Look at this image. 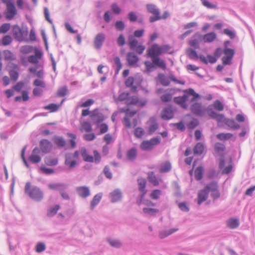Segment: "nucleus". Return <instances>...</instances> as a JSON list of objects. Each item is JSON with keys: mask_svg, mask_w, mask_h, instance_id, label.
I'll list each match as a JSON object with an SVG mask.
<instances>
[{"mask_svg": "<svg viewBox=\"0 0 255 255\" xmlns=\"http://www.w3.org/2000/svg\"><path fill=\"white\" fill-rule=\"evenodd\" d=\"M208 114L211 118L216 120L218 122L224 123L227 126L233 129H237L240 128V126L234 120L226 119L223 114H218L212 110H209Z\"/></svg>", "mask_w": 255, "mask_h": 255, "instance_id": "obj_1", "label": "nucleus"}, {"mask_svg": "<svg viewBox=\"0 0 255 255\" xmlns=\"http://www.w3.org/2000/svg\"><path fill=\"white\" fill-rule=\"evenodd\" d=\"M184 92L185 94L182 96L176 97L174 98V102L184 109H186L187 107L186 102L188 99V95L193 96L191 100V102L194 101L200 97V95L196 93L192 88L185 90Z\"/></svg>", "mask_w": 255, "mask_h": 255, "instance_id": "obj_2", "label": "nucleus"}, {"mask_svg": "<svg viewBox=\"0 0 255 255\" xmlns=\"http://www.w3.org/2000/svg\"><path fill=\"white\" fill-rule=\"evenodd\" d=\"M31 186L30 182H28L26 183L25 186V192L30 198L36 201H40L43 198V193L40 189L36 186Z\"/></svg>", "mask_w": 255, "mask_h": 255, "instance_id": "obj_3", "label": "nucleus"}, {"mask_svg": "<svg viewBox=\"0 0 255 255\" xmlns=\"http://www.w3.org/2000/svg\"><path fill=\"white\" fill-rule=\"evenodd\" d=\"M146 8L148 12L153 14L150 16L149 21L154 22L157 20L160 19V11L156 6L152 4H147Z\"/></svg>", "mask_w": 255, "mask_h": 255, "instance_id": "obj_4", "label": "nucleus"}, {"mask_svg": "<svg viewBox=\"0 0 255 255\" xmlns=\"http://www.w3.org/2000/svg\"><path fill=\"white\" fill-rule=\"evenodd\" d=\"M224 56L222 57V60L224 65H230L235 54V51L233 49L225 48L223 50Z\"/></svg>", "mask_w": 255, "mask_h": 255, "instance_id": "obj_5", "label": "nucleus"}, {"mask_svg": "<svg viewBox=\"0 0 255 255\" xmlns=\"http://www.w3.org/2000/svg\"><path fill=\"white\" fill-rule=\"evenodd\" d=\"M12 33L17 40L21 41L23 40L24 35H26L27 32L24 31L18 25H14L12 27Z\"/></svg>", "mask_w": 255, "mask_h": 255, "instance_id": "obj_6", "label": "nucleus"}, {"mask_svg": "<svg viewBox=\"0 0 255 255\" xmlns=\"http://www.w3.org/2000/svg\"><path fill=\"white\" fill-rule=\"evenodd\" d=\"M147 56L153 58L159 57L161 55L159 46L157 44H153L147 50Z\"/></svg>", "mask_w": 255, "mask_h": 255, "instance_id": "obj_7", "label": "nucleus"}, {"mask_svg": "<svg viewBox=\"0 0 255 255\" xmlns=\"http://www.w3.org/2000/svg\"><path fill=\"white\" fill-rule=\"evenodd\" d=\"M186 54L188 55V57L190 59H197L199 58L200 60L204 63L206 64H207L208 63V60L204 55H200L198 56L196 52L192 48H188L186 50Z\"/></svg>", "mask_w": 255, "mask_h": 255, "instance_id": "obj_8", "label": "nucleus"}, {"mask_svg": "<svg viewBox=\"0 0 255 255\" xmlns=\"http://www.w3.org/2000/svg\"><path fill=\"white\" fill-rule=\"evenodd\" d=\"M109 198L112 203H116L120 201L123 198V194L120 189H116L109 194Z\"/></svg>", "mask_w": 255, "mask_h": 255, "instance_id": "obj_9", "label": "nucleus"}, {"mask_svg": "<svg viewBox=\"0 0 255 255\" xmlns=\"http://www.w3.org/2000/svg\"><path fill=\"white\" fill-rule=\"evenodd\" d=\"M127 60L128 65L133 67L138 66L139 58L134 52H128L127 54Z\"/></svg>", "mask_w": 255, "mask_h": 255, "instance_id": "obj_10", "label": "nucleus"}, {"mask_svg": "<svg viewBox=\"0 0 255 255\" xmlns=\"http://www.w3.org/2000/svg\"><path fill=\"white\" fill-rule=\"evenodd\" d=\"M105 35L101 32L97 34L94 40V47L96 49H100L105 40Z\"/></svg>", "mask_w": 255, "mask_h": 255, "instance_id": "obj_11", "label": "nucleus"}, {"mask_svg": "<svg viewBox=\"0 0 255 255\" xmlns=\"http://www.w3.org/2000/svg\"><path fill=\"white\" fill-rule=\"evenodd\" d=\"M90 118L91 120L96 124L101 123L104 120L103 114L99 113L98 109H95L92 112Z\"/></svg>", "mask_w": 255, "mask_h": 255, "instance_id": "obj_12", "label": "nucleus"}, {"mask_svg": "<svg viewBox=\"0 0 255 255\" xmlns=\"http://www.w3.org/2000/svg\"><path fill=\"white\" fill-rule=\"evenodd\" d=\"M39 146L43 153H47L51 151L52 145L48 140L43 139L39 142Z\"/></svg>", "mask_w": 255, "mask_h": 255, "instance_id": "obj_13", "label": "nucleus"}, {"mask_svg": "<svg viewBox=\"0 0 255 255\" xmlns=\"http://www.w3.org/2000/svg\"><path fill=\"white\" fill-rule=\"evenodd\" d=\"M165 93L160 97V100L163 102H168L171 101L172 96L175 93L174 89H167L165 90Z\"/></svg>", "mask_w": 255, "mask_h": 255, "instance_id": "obj_14", "label": "nucleus"}, {"mask_svg": "<svg viewBox=\"0 0 255 255\" xmlns=\"http://www.w3.org/2000/svg\"><path fill=\"white\" fill-rule=\"evenodd\" d=\"M76 191L78 195L83 198H86L90 195V190L87 186L77 187Z\"/></svg>", "mask_w": 255, "mask_h": 255, "instance_id": "obj_15", "label": "nucleus"}, {"mask_svg": "<svg viewBox=\"0 0 255 255\" xmlns=\"http://www.w3.org/2000/svg\"><path fill=\"white\" fill-rule=\"evenodd\" d=\"M17 14V10L14 5L7 7L5 12V18L8 20L12 19Z\"/></svg>", "mask_w": 255, "mask_h": 255, "instance_id": "obj_16", "label": "nucleus"}, {"mask_svg": "<svg viewBox=\"0 0 255 255\" xmlns=\"http://www.w3.org/2000/svg\"><path fill=\"white\" fill-rule=\"evenodd\" d=\"M223 50L221 48H217L214 52V56H213L211 55H208L207 58H208V62L210 63H215L217 61V58L220 57L222 53Z\"/></svg>", "mask_w": 255, "mask_h": 255, "instance_id": "obj_17", "label": "nucleus"}, {"mask_svg": "<svg viewBox=\"0 0 255 255\" xmlns=\"http://www.w3.org/2000/svg\"><path fill=\"white\" fill-rule=\"evenodd\" d=\"M191 112L195 115L199 116H202L204 114V111L202 109L201 104L200 103H195L191 106Z\"/></svg>", "mask_w": 255, "mask_h": 255, "instance_id": "obj_18", "label": "nucleus"}, {"mask_svg": "<svg viewBox=\"0 0 255 255\" xmlns=\"http://www.w3.org/2000/svg\"><path fill=\"white\" fill-rule=\"evenodd\" d=\"M174 114L171 107L164 108L161 114V117L163 120H168L173 117Z\"/></svg>", "mask_w": 255, "mask_h": 255, "instance_id": "obj_19", "label": "nucleus"}, {"mask_svg": "<svg viewBox=\"0 0 255 255\" xmlns=\"http://www.w3.org/2000/svg\"><path fill=\"white\" fill-rule=\"evenodd\" d=\"M49 189L53 190H58L60 193L68 187V185L65 183H52L48 185Z\"/></svg>", "mask_w": 255, "mask_h": 255, "instance_id": "obj_20", "label": "nucleus"}, {"mask_svg": "<svg viewBox=\"0 0 255 255\" xmlns=\"http://www.w3.org/2000/svg\"><path fill=\"white\" fill-rule=\"evenodd\" d=\"M72 158L71 154H67L65 155V164L68 166L70 169L75 167L77 164L76 160H72Z\"/></svg>", "mask_w": 255, "mask_h": 255, "instance_id": "obj_21", "label": "nucleus"}, {"mask_svg": "<svg viewBox=\"0 0 255 255\" xmlns=\"http://www.w3.org/2000/svg\"><path fill=\"white\" fill-rule=\"evenodd\" d=\"M240 225L239 220L238 219L231 218L228 219L226 222L227 227L231 229L237 228Z\"/></svg>", "mask_w": 255, "mask_h": 255, "instance_id": "obj_22", "label": "nucleus"}, {"mask_svg": "<svg viewBox=\"0 0 255 255\" xmlns=\"http://www.w3.org/2000/svg\"><path fill=\"white\" fill-rule=\"evenodd\" d=\"M208 197V193L206 190L203 189L199 191L198 193V204L200 205L205 201Z\"/></svg>", "mask_w": 255, "mask_h": 255, "instance_id": "obj_23", "label": "nucleus"}, {"mask_svg": "<svg viewBox=\"0 0 255 255\" xmlns=\"http://www.w3.org/2000/svg\"><path fill=\"white\" fill-rule=\"evenodd\" d=\"M81 154L83 160L86 162H93L94 157L88 154L86 148L84 147L81 149Z\"/></svg>", "mask_w": 255, "mask_h": 255, "instance_id": "obj_24", "label": "nucleus"}, {"mask_svg": "<svg viewBox=\"0 0 255 255\" xmlns=\"http://www.w3.org/2000/svg\"><path fill=\"white\" fill-rule=\"evenodd\" d=\"M177 231H178V229L176 228H172L169 230H162L159 232L158 236L160 239H162L171 235Z\"/></svg>", "mask_w": 255, "mask_h": 255, "instance_id": "obj_25", "label": "nucleus"}, {"mask_svg": "<svg viewBox=\"0 0 255 255\" xmlns=\"http://www.w3.org/2000/svg\"><path fill=\"white\" fill-rule=\"evenodd\" d=\"M53 141L60 148L64 147L66 144L65 140L62 136H55L53 138Z\"/></svg>", "mask_w": 255, "mask_h": 255, "instance_id": "obj_26", "label": "nucleus"}, {"mask_svg": "<svg viewBox=\"0 0 255 255\" xmlns=\"http://www.w3.org/2000/svg\"><path fill=\"white\" fill-rule=\"evenodd\" d=\"M102 193H99L94 196L90 204V208L91 210H93L95 206L99 203L102 199Z\"/></svg>", "mask_w": 255, "mask_h": 255, "instance_id": "obj_27", "label": "nucleus"}, {"mask_svg": "<svg viewBox=\"0 0 255 255\" xmlns=\"http://www.w3.org/2000/svg\"><path fill=\"white\" fill-rule=\"evenodd\" d=\"M137 155V149L135 147H132L127 151V157L129 160L133 161L136 158Z\"/></svg>", "mask_w": 255, "mask_h": 255, "instance_id": "obj_28", "label": "nucleus"}, {"mask_svg": "<svg viewBox=\"0 0 255 255\" xmlns=\"http://www.w3.org/2000/svg\"><path fill=\"white\" fill-rule=\"evenodd\" d=\"M152 61L154 66H156L163 69H165L166 68V65L164 61L162 60H160L159 57L152 58Z\"/></svg>", "mask_w": 255, "mask_h": 255, "instance_id": "obj_29", "label": "nucleus"}, {"mask_svg": "<svg viewBox=\"0 0 255 255\" xmlns=\"http://www.w3.org/2000/svg\"><path fill=\"white\" fill-rule=\"evenodd\" d=\"M107 242L112 247L116 248H120L122 245V242L119 239H113L112 238H107Z\"/></svg>", "mask_w": 255, "mask_h": 255, "instance_id": "obj_30", "label": "nucleus"}, {"mask_svg": "<svg viewBox=\"0 0 255 255\" xmlns=\"http://www.w3.org/2000/svg\"><path fill=\"white\" fill-rule=\"evenodd\" d=\"M216 38V34L214 32L206 34L203 37V40L205 42L210 43L213 42Z\"/></svg>", "mask_w": 255, "mask_h": 255, "instance_id": "obj_31", "label": "nucleus"}, {"mask_svg": "<svg viewBox=\"0 0 255 255\" xmlns=\"http://www.w3.org/2000/svg\"><path fill=\"white\" fill-rule=\"evenodd\" d=\"M204 150V145L201 142H198L193 149L194 154L195 155H201Z\"/></svg>", "mask_w": 255, "mask_h": 255, "instance_id": "obj_32", "label": "nucleus"}, {"mask_svg": "<svg viewBox=\"0 0 255 255\" xmlns=\"http://www.w3.org/2000/svg\"><path fill=\"white\" fill-rule=\"evenodd\" d=\"M158 78L160 83L165 86H167L170 84L169 77H167L163 74H159Z\"/></svg>", "mask_w": 255, "mask_h": 255, "instance_id": "obj_33", "label": "nucleus"}, {"mask_svg": "<svg viewBox=\"0 0 255 255\" xmlns=\"http://www.w3.org/2000/svg\"><path fill=\"white\" fill-rule=\"evenodd\" d=\"M150 125L149 127V132L152 134L158 128V126L154 118L150 119Z\"/></svg>", "mask_w": 255, "mask_h": 255, "instance_id": "obj_34", "label": "nucleus"}, {"mask_svg": "<svg viewBox=\"0 0 255 255\" xmlns=\"http://www.w3.org/2000/svg\"><path fill=\"white\" fill-rule=\"evenodd\" d=\"M137 182L138 184V190L139 191L147 190L145 189L146 180L145 178L142 177H139L137 180Z\"/></svg>", "mask_w": 255, "mask_h": 255, "instance_id": "obj_35", "label": "nucleus"}, {"mask_svg": "<svg viewBox=\"0 0 255 255\" xmlns=\"http://www.w3.org/2000/svg\"><path fill=\"white\" fill-rule=\"evenodd\" d=\"M218 188V183L216 181H213L210 183L208 184L204 188V190H206L209 193V192H212Z\"/></svg>", "mask_w": 255, "mask_h": 255, "instance_id": "obj_36", "label": "nucleus"}, {"mask_svg": "<svg viewBox=\"0 0 255 255\" xmlns=\"http://www.w3.org/2000/svg\"><path fill=\"white\" fill-rule=\"evenodd\" d=\"M142 211L145 215L152 216H155L159 212L158 209L150 208H143Z\"/></svg>", "mask_w": 255, "mask_h": 255, "instance_id": "obj_37", "label": "nucleus"}, {"mask_svg": "<svg viewBox=\"0 0 255 255\" xmlns=\"http://www.w3.org/2000/svg\"><path fill=\"white\" fill-rule=\"evenodd\" d=\"M214 147L215 152L219 155L222 156V153L225 149L224 144L220 142H217L215 143Z\"/></svg>", "mask_w": 255, "mask_h": 255, "instance_id": "obj_38", "label": "nucleus"}, {"mask_svg": "<svg viewBox=\"0 0 255 255\" xmlns=\"http://www.w3.org/2000/svg\"><path fill=\"white\" fill-rule=\"evenodd\" d=\"M60 209V206L56 205L53 207H50L47 211V215L48 217H53L56 214L58 210Z\"/></svg>", "mask_w": 255, "mask_h": 255, "instance_id": "obj_39", "label": "nucleus"}, {"mask_svg": "<svg viewBox=\"0 0 255 255\" xmlns=\"http://www.w3.org/2000/svg\"><path fill=\"white\" fill-rule=\"evenodd\" d=\"M3 55L4 59L6 60L13 61L16 59L15 56L8 50L3 51Z\"/></svg>", "mask_w": 255, "mask_h": 255, "instance_id": "obj_40", "label": "nucleus"}, {"mask_svg": "<svg viewBox=\"0 0 255 255\" xmlns=\"http://www.w3.org/2000/svg\"><path fill=\"white\" fill-rule=\"evenodd\" d=\"M203 167L198 166L195 170V177L197 180H201L203 177Z\"/></svg>", "mask_w": 255, "mask_h": 255, "instance_id": "obj_41", "label": "nucleus"}, {"mask_svg": "<svg viewBox=\"0 0 255 255\" xmlns=\"http://www.w3.org/2000/svg\"><path fill=\"white\" fill-rule=\"evenodd\" d=\"M233 136L230 133H220L217 135V137L221 140H226L229 139Z\"/></svg>", "mask_w": 255, "mask_h": 255, "instance_id": "obj_42", "label": "nucleus"}, {"mask_svg": "<svg viewBox=\"0 0 255 255\" xmlns=\"http://www.w3.org/2000/svg\"><path fill=\"white\" fill-rule=\"evenodd\" d=\"M45 163L48 166H54L57 164L58 159L50 157H46L44 160Z\"/></svg>", "mask_w": 255, "mask_h": 255, "instance_id": "obj_43", "label": "nucleus"}, {"mask_svg": "<svg viewBox=\"0 0 255 255\" xmlns=\"http://www.w3.org/2000/svg\"><path fill=\"white\" fill-rule=\"evenodd\" d=\"M60 105H58L55 104H50L44 107V110H50V112H55L57 111Z\"/></svg>", "mask_w": 255, "mask_h": 255, "instance_id": "obj_44", "label": "nucleus"}, {"mask_svg": "<svg viewBox=\"0 0 255 255\" xmlns=\"http://www.w3.org/2000/svg\"><path fill=\"white\" fill-rule=\"evenodd\" d=\"M140 148L144 150H150L153 147L151 145L149 140H144L141 143Z\"/></svg>", "mask_w": 255, "mask_h": 255, "instance_id": "obj_45", "label": "nucleus"}, {"mask_svg": "<svg viewBox=\"0 0 255 255\" xmlns=\"http://www.w3.org/2000/svg\"><path fill=\"white\" fill-rule=\"evenodd\" d=\"M202 4L209 9H217L218 6L217 4L210 3L207 0H200Z\"/></svg>", "mask_w": 255, "mask_h": 255, "instance_id": "obj_46", "label": "nucleus"}, {"mask_svg": "<svg viewBox=\"0 0 255 255\" xmlns=\"http://www.w3.org/2000/svg\"><path fill=\"white\" fill-rule=\"evenodd\" d=\"M171 169V165L169 161L165 162L162 166L160 169V172H167Z\"/></svg>", "mask_w": 255, "mask_h": 255, "instance_id": "obj_47", "label": "nucleus"}, {"mask_svg": "<svg viewBox=\"0 0 255 255\" xmlns=\"http://www.w3.org/2000/svg\"><path fill=\"white\" fill-rule=\"evenodd\" d=\"M81 130H84L86 132L91 131L92 128L91 124L89 122H84L81 125Z\"/></svg>", "mask_w": 255, "mask_h": 255, "instance_id": "obj_48", "label": "nucleus"}, {"mask_svg": "<svg viewBox=\"0 0 255 255\" xmlns=\"http://www.w3.org/2000/svg\"><path fill=\"white\" fill-rule=\"evenodd\" d=\"M144 64L146 67L145 72L146 73H149L152 71L155 67L152 62H151L149 61H146L144 62Z\"/></svg>", "mask_w": 255, "mask_h": 255, "instance_id": "obj_49", "label": "nucleus"}, {"mask_svg": "<svg viewBox=\"0 0 255 255\" xmlns=\"http://www.w3.org/2000/svg\"><path fill=\"white\" fill-rule=\"evenodd\" d=\"M41 160V157L39 155L32 154L29 156V160L33 163H38Z\"/></svg>", "mask_w": 255, "mask_h": 255, "instance_id": "obj_50", "label": "nucleus"}, {"mask_svg": "<svg viewBox=\"0 0 255 255\" xmlns=\"http://www.w3.org/2000/svg\"><path fill=\"white\" fill-rule=\"evenodd\" d=\"M148 180L149 182H151L154 186H157L159 184L155 175L152 172L148 175Z\"/></svg>", "mask_w": 255, "mask_h": 255, "instance_id": "obj_51", "label": "nucleus"}, {"mask_svg": "<svg viewBox=\"0 0 255 255\" xmlns=\"http://www.w3.org/2000/svg\"><path fill=\"white\" fill-rule=\"evenodd\" d=\"M161 195V191L160 190H154L150 194V197L152 199L157 200Z\"/></svg>", "mask_w": 255, "mask_h": 255, "instance_id": "obj_52", "label": "nucleus"}, {"mask_svg": "<svg viewBox=\"0 0 255 255\" xmlns=\"http://www.w3.org/2000/svg\"><path fill=\"white\" fill-rule=\"evenodd\" d=\"M128 45L131 50H134L135 48L137 46L138 41L134 38H129Z\"/></svg>", "mask_w": 255, "mask_h": 255, "instance_id": "obj_53", "label": "nucleus"}, {"mask_svg": "<svg viewBox=\"0 0 255 255\" xmlns=\"http://www.w3.org/2000/svg\"><path fill=\"white\" fill-rule=\"evenodd\" d=\"M10 28V23H4L0 26V33H6Z\"/></svg>", "mask_w": 255, "mask_h": 255, "instance_id": "obj_54", "label": "nucleus"}, {"mask_svg": "<svg viewBox=\"0 0 255 255\" xmlns=\"http://www.w3.org/2000/svg\"><path fill=\"white\" fill-rule=\"evenodd\" d=\"M115 27L119 31H123L125 28V23L120 20H117L115 23Z\"/></svg>", "mask_w": 255, "mask_h": 255, "instance_id": "obj_55", "label": "nucleus"}, {"mask_svg": "<svg viewBox=\"0 0 255 255\" xmlns=\"http://www.w3.org/2000/svg\"><path fill=\"white\" fill-rule=\"evenodd\" d=\"M12 41V39L10 35H5L2 39V44L4 46L8 45L11 43Z\"/></svg>", "mask_w": 255, "mask_h": 255, "instance_id": "obj_56", "label": "nucleus"}, {"mask_svg": "<svg viewBox=\"0 0 255 255\" xmlns=\"http://www.w3.org/2000/svg\"><path fill=\"white\" fill-rule=\"evenodd\" d=\"M46 249V246L44 243L42 242L38 243L36 246V251L37 253H41Z\"/></svg>", "mask_w": 255, "mask_h": 255, "instance_id": "obj_57", "label": "nucleus"}, {"mask_svg": "<svg viewBox=\"0 0 255 255\" xmlns=\"http://www.w3.org/2000/svg\"><path fill=\"white\" fill-rule=\"evenodd\" d=\"M128 94L123 93L119 95L118 99H116V97L114 96L115 101H116V103H117L118 101L122 102L126 100V101L127 100H128Z\"/></svg>", "mask_w": 255, "mask_h": 255, "instance_id": "obj_58", "label": "nucleus"}, {"mask_svg": "<svg viewBox=\"0 0 255 255\" xmlns=\"http://www.w3.org/2000/svg\"><path fill=\"white\" fill-rule=\"evenodd\" d=\"M144 133V131L143 128H137L135 129L134 134V135L138 138H140Z\"/></svg>", "mask_w": 255, "mask_h": 255, "instance_id": "obj_59", "label": "nucleus"}, {"mask_svg": "<svg viewBox=\"0 0 255 255\" xmlns=\"http://www.w3.org/2000/svg\"><path fill=\"white\" fill-rule=\"evenodd\" d=\"M214 107L216 110L219 111H222L224 110V106L222 103L219 100H216L214 104Z\"/></svg>", "mask_w": 255, "mask_h": 255, "instance_id": "obj_60", "label": "nucleus"}, {"mask_svg": "<svg viewBox=\"0 0 255 255\" xmlns=\"http://www.w3.org/2000/svg\"><path fill=\"white\" fill-rule=\"evenodd\" d=\"M117 44L120 46H124L125 43V38L123 34H121L119 35L117 40Z\"/></svg>", "mask_w": 255, "mask_h": 255, "instance_id": "obj_61", "label": "nucleus"}, {"mask_svg": "<svg viewBox=\"0 0 255 255\" xmlns=\"http://www.w3.org/2000/svg\"><path fill=\"white\" fill-rule=\"evenodd\" d=\"M68 91L67 88L66 87H61L57 91V95L59 97H64L66 95Z\"/></svg>", "mask_w": 255, "mask_h": 255, "instance_id": "obj_62", "label": "nucleus"}, {"mask_svg": "<svg viewBox=\"0 0 255 255\" xmlns=\"http://www.w3.org/2000/svg\"><path fill=\"white\" fill-rule=\"evenodd\" d=\"M103 171L106 177L107 178L110 179H111L112 178V173L110 171V168L108 166L106 165L105 166Z\"/></svg>", "mask_w": 255, "mask_h": 255, "instance_id": "obj_63", "label": "nucleus"}, {"mask_svg": "<svg viewBox=\"0 0 255 255\" xmlns=\"http://www.w3.org/2000/svg\"><path fill=\"white\" fill-rule=\"evenodd\" d=\"M40 170L43 173L47 175L52 174L54 173V170L52 168H46L44 166L40 167Z\"/></svg>", "mask_w": 255, "mask_h": 255, "instance_id": "obj_64", "label": "nucleus"}]
</instances>
